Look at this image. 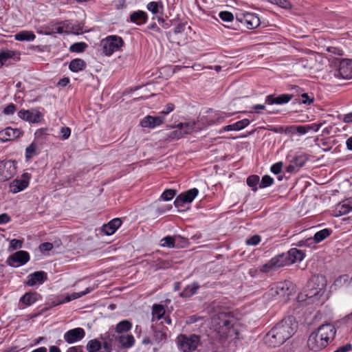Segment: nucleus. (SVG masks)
<instances>
[{
  "label": "nucleus",
  "instance_id": "26",
  "mask_svg": "<svg viewBox=\"0 0 352 352\" xmlns=\"http://www.w3.org/2000/svg\"><path fill=\"white\" fill-rule=\"evenodd\" d=\"M165 309L164 307L160 304H154L152 306V318L151 321L154 322L155 320H159L162 319L165 314Z\"/></svg>",
  "mask_w": 352,
  "mask_h": 352
},
{
  "label": "nucleus",
  "instance_id": "35",
  "mask_svg": "<svg viewBox=\"0 0 352 352\" xmlns=\"http://www.w3.org/2000/svg\"><path fill=\"white\" fill-rule=\"evenodd\" d=\"M132 327V324L128 320H122L118 322L116 327V331L118 333H122L130 330Z\"/></svg>",
  "mask_w": 352,
  "mask_h": 352
},
{
  "label": "nucleus",
  "instance_id": "47",
  "mask_svg": "<svg viewBox=\"0 0 352 352\" xmlns=\"http://www.w3.org/2000/svg\"><path fill=\"white\" fill-rule=\"evenodd\" d=\"M175 190L172 189H167L164 190L161 195V198L164 201H170L175 197Z\"/></svg>",
  "mask_w": 352,
  "mask_h": 352
},
{
  "label": "nucleus",
  "instance_id": "8",
  "mask_svg": "<svg viewBox=\"0 0 352 352\" xmlns=\"http://www.w3.org/2000/svg\"><path fill=\"white\" fill-rule=\"evenodd\" d=\"M17 166L15 161L1 160L0 161V182L8 181L16 174Z\"/></svg>",
  "mask_w": 352,
  "mask_h": 352
},
{
  "label": "nucleus",
  "instance_id": "58",
  "mask_svg": "<svg viewBox=\"0 0 352 352\" xmlns=\"http://www.w3.org/2000/svg\"><path fill=\"white\" fill-rule=\"evenodd\" d=\"M66 25L65 22H62V23H59L58 25H56L54 28V32H56L58 34H63L65 32H68L67 30L65 31L64 30L65 28H68V24L67 25Z\"/></svg>",
  "mask_w": 352,
  "mask_h": 352
},
{
  "label": "nucleus",
  "instance_id": "11",
  "mask_svg": "<svg viewBox=\"0 0 352 352\" xmlns=\"http://www.w3.org/2000/svg\"><path fill=\"white\" fill-rule=\"evenodd\" d=\"M334 76L343 79L352 78V60L344 58L339 61L338 70Z\"/></svg>",
  "mask_w": 352,
  "mask_h": 352
},
{
  "label": "nucleus",
  "instance_id": "9",
  "mask_svg": "<svg viewBox=\"0 0 352 352\" xmlns=\"http://www.w3.org/2000/svg\"><path fill=\"white\" fill-rule=\"evenodd\" d=\"M32 175L29 173H23L20 177L13 179L9 184V191L13 194H16L25 190L30 184Z\"/></svg>",
  "mask_w": 352,
  "mask_h": 352
},
{
  "label": "nucleus",
  "instance_id": "15",
  "mask_svg": "<svg viewBox=\"0 0 352 352\" xmlns=\"http://www.w3.org/2000/svg\"><path fill=\"white\" fill-rule=\"evenodd\" d=\"M85 336V331L81 327H76L66 331L63 339L67 344H74L82 340Z\"/></svg>",
  "mask_w": 352,
  "mask_h": 352
},
{
  "label": "nucleus",
  "instance_id": "46",
  "mask_svg": "<svg viewBox=\"0 0 352 352\" xmlns=\"http://www.w3.org/2000/svg\"><path fill=\"white\" fill-rule=\"evenodd\" d=\"M219 18L225 22H231L234 19L232 13L228 11H221L219 13Z\"/></svg>",
  "mask_w": 352,
  "mask_h": 352
},
{
  "label": "nucleus",
  "instance_id": "37",
  "mask_svg": "<svg viewBox=\"0 0 352 352\" xmlns=\"http://www.w3.org/2000/svg\"><path fill=\"white\" fill-rule=\"evenodd\" d=\"M284 133L292 136L296 133L302 135L301 125H291L285 128Z\"/></svg>",
  "mask_w": 352,
  "mask_h": 352
},
{
  "label": "nucleus",
  "instance_id": "23",
  "mask_svg": "<svg viewBox=\"0 0 352 352\" xmlns=\"http://www.w3.org/2000/svg\"><path fill=\"white\" fill-rule=\"evenodd\" d=\"M122 224V221L119 218H115L111 220L108 223L104 224L102 230L106 235H112L119 228Z\"/></svg>",
  "mask_w": 352,
  "mask_h": 352
},
{
  "label": "nucleus",
  "instance_id": "64",
  "mask_svg": "<svg viewBox=\"0 0 352 352\" xmlns=\"http://www.w3.org/2000/svg\"><path fill=\"white\" fill-rule=\"evenodd\" d=\"M66 352H84L82 349L81 346H71L69 347Z\"/></svg>",
  "mask_w": 352,
  "mask_h": 352
},
{
  "label": "nucleus",
  "instance_id": "53",
  "mask_svg": "<svg viewBox=\"0 0 352 352\" xmlns=\"http://www.w3.org/2000/svg\"><path fill=\"white\" fill-rule=\"evenodd\" d=\"M322 295V289L320 288H316L313 290H310L307 294L306 296L308 298H318V296H320Z\"/></svg>",
  "mask_w": 352,
  "mask_h": 352
},
{
  "label": "nucleus",
  "instance_id": "41",
  "mask_svg": "<svg viewBox=\"0 0 352 352\" xmlns=\"http://www.w3.org/2000/svg\"><path fill=\"white\" fill-rule=\"evenodd\" d=\"M260 178L258 175H251L247 179V184L252 188V190H257V184L259 183Z\"/></svg>",
  "mask_w": 352,
  "mask_h": 352
},
{
  "label": "nucleus",
  "instance_id": "25",
  "mask_svg": "<svg viewBox=\"0 0 352 352\" xmlns=\"http://www.w3.org/2000/svg\"><path fill=\"white\" fill-rule=\"evenodd\" d=\"M250 120L248 119L245 118L241 120L237 121L232 124L225 126L223 127V131H240L248 126L250 124Z\"/></svg>",
  "mask_w": 352,
  "mask_h": 352
},
{
  "label": "nucleus",
  "instance_id": "45",
  "mask_svg": "<svg viewBox=\"0 0 352 352\" xmlns=\"http://www.w3.org/2000/svg\"><path fill=\"white\" fill-rule=\"evenodd\" d=\"M36 146L34 143L30 144L25 149V157L27 159H31L36 154Z\"/></svg>",
  "mask_w": 352,
  "mask_h": 352
},
{
  "label": "nucleus",
  "instance_id": "52",
  "mask_svg": "<svg viewBox=\"0 0 352 352\" xmlns=\"http://www.w3.org/2000/svg\"><path fill=\"white\" fill-rule=\"evenodd\" d=\"M23 241L19 239H12L10 242V248L12 250H16L22 248Z\"/></svg>",
  "mask_w": 352,
  "mask_h": 352
},
{
  "label": "nucleus",
  "instance_id": "27",
  "mask_svg": "<svg viewBox=\"0 0 352 352\" xmlns=\"http://www.w3.org/2000/svg\"><path fill=\"white\" fill-rule=\"evenodd\" d=\"M40 298V295L36 292L25 294L20 299V301L26 306H30L36 302Z\"/></svg>",
  "mask_w": 352,
  "mask_h": 352
},
{
  "label": "nucleus",
  "instance_id": "55",
  "mask_svg": "<svg viewBox=\"0 0 352 352\" xmlns=\"http://www.w3.org/2000/svg\"><path fill=\"white\" fill-rule=\"evenodd\" d=\"M174 109L175 105L172 103H168L166 105L164 109L160 112V114L163 115L165 118V116L173 111Z\"/></svg>",
  "mask_w": 352,
  "mask_h": 352
},
{
  "label": "nucleus",
  "instance_id": "19",
  "mask_svg": "<svg viewBox=\"0 0 352 352\" xmlns=\"http://www.w3.org/2000/svg\"><path fill=\"white\" fill-rule=\"evenodd\" d=\"M352 211V198L338 204L333 210L335 217H340Z\"/></svg>",
  "mask_w": 352,
  "mask_h": 352
},
{
  "label": "nucleus",
  "instance_id": "42",
  "mask_svg": "<svg viewBox=\"0 0 352 352\" xmlns=\"http://www.w3.org/2000/svg\"><path fill=\"white\" fill-rule=\"evenodd\" d=\"M160 6H161V7H162L161 2L151 1L146 5V8L152 14H157L159 13Z\"/></svg>",
  "mask_w": 352,
  "mask_h": 352
},
{
  "label": "nucleus",
  "instance_id": "38",
  "mask_svg": "<svg viewBox=\"0 0 352 352\" xmlns=\"http://www.w3.org/2000/svg\"><path fill=\"white\" fill-rule=\"evenodd\" d=\"M322 124H323L320 122V123H313V124H307V125H301L302 135H305L311 131H314V132L318 131L319 129L322 126Z\"/></svg>",
  "mask_w": 352,
  "mask_h": 352
},
{
  "label": "nucleus",
  "instance_id": "32",
  "mask_svg": "<svg viewBox=\"0 0 352 352\" xmlns=\"http://www.w3.org/2000/svg\"><path fill=\"white\" fill-rule=\"evenodd\" d=\"M167 331L166 327H162L161 329H155L153 332V336L155 341L158 343L165 342L167 339Z\"/></svg>",
  "mask_w": 352,
  "mask_h": 352
},
{
  "label": "nucleus",
  "instance_id": "61",
  "mask_svg": "<svg viewBox=\"0 0 352 352\" xmlns=\"http://www.w3.org/2000/svg\"><path fill=\"white\" fill-rule=\"evenodd\" d=\"M298 168L295 166V164L291 161L289 165H288L286 168V171L289 173H293L298 171Z\"/></svg>",
  "mask_w": 352,
  "mask_h": 352
},
{
  "label": "nucleus",
  "instance_id": "10",
  "mask_svg": "<svg viewBox=\"0 0 352 352\" xmlns=\"http://www.w3.org/2000/svg\"><path fill=\"white\" fill-rule=\"evenodd\" d=\"M236 19L250 30L256 28L261 24L259 17L252 12H239L236 14Z\"/></svg>",
  "mask_w": 352,
  "mask_h": 352
},
{
  "label": "nucleus",
  "instance_id": "7",
  "mask_svg": "<svg viewBox=\"0 0 352 352\" xmlns=\"http://www.w3.org/2000/svg\"><path fill=\"white\" fill-rule=\"evenodd\" d=\"M201 342L200 337L195 334L180 335L177 337V345L183 352H192L197 349Z\"/></svg>",
  "mask_w": 352,
  "mask_h": 352
},
{
  "label": "nucleus",
  "instance_id": "20",
  "mask_svg": "<svg viewBox=\"0 0 352 352\" xmlns=\"http://www.w3.org/2000/svg\"><path fill=\"white\" fill-rule=\"evenodd\" d=\"M47 280V274L43 271H37L28 276L27 284L34 286L43 284Z\"/></svg>",
  "mask_w": 352,
  "mask_h": 352
},
{
  "label": "nucleus",
  "instance_id": "28",
  "mask_svg": "<svg viewBox=\"0 0 352 352\" xmlns=\"http://www.w3.org/2000/svg\"><path fill=\"white\" fill-rule=\"evenodd\" d=\"M36 36L33 32L29 30H23L14 35V38L19 41H32Z\"/></svg>",
  "mask_w": 352,
  "mask_h": 352
},
{
  "label": "nucleus",
  "instance_id": "29",
  "mask_svg": "<svg viewBox=\"0 0 352 352\" xmlns=\"http://www.w3.org/2000/svg\"><path fill=\"white\" fill-rule=\"evenodd\" d=\"M333 232V230L331 228H324L321 230H319L316 232L314 236V241L315 243H318L321 241H324L325 239L329 237L331 233Z\"/></svg>",
  "mask_w": 352,
  "mask_h": 352
},
{
  "label": "nucleus",
  "instance_id": "33",
  "mask_svg": "<svg viewBox=\"0 0 352 352\" xmlns=\"http://www.w3.org/2000/svg\"><path fill=\"white\" fill-rule=\"evenodd\" d=\"M179 238V236H166L161 239L160 245L164 248H175V241Z\"/></svg>",
  "mask_w": 352,
  "mask_h": 352
},
{
  "label": "nucleus",
  "instance_id": "16",
  "mask_svg": "<svg viewBox=\"0 0 352 352\" xmlns=\"http://www.w3.org/2000/svg\"><path fill=\"white\" fill-rule=\"evenodd\" d=\"M193 127L194 124L180 123L170 133L169 138L174 140L180 139L185 134L190 133L193 130Z\"/></svg>",
  "mask_w": 352,
  "mask_h": 352
},
{
  "label": "nucleus",
  "instance_id": "39",
  "mask_svg": "<svg viewBox=\"0 0 352 352\" xmlns=\"http://www.w3.org/2000/svg\"><path fill=\"white\" fill-rule=\"evenodd\" d=\"M86 348L88 352H96L101 349V343L97 339H93L88 342Z\"/></svg>",
  "mask_w": 352,
  "mask_h": 352
},
{
  "label": "nucleus",
  "instance_id": "57",
  "mask_svg": "<svg viewBox=\"0 0 352 352\" xmlns=\"http://www.w3.org/2000/svg\"><path fill=\"white\" fill-rule=\"evenodd\" d=\"M60 134H61L63 140H65L68 139L71 135L70 128H69L67 126L62 127L60 129Z\"/></svg>",
  "mask_w": 352,
  "mask_h": 352
},
{
  "label": "nucleus",
  "instance_id": "56",
  "mask_svg": "<svg viewBox=\"0 0 352 352\" xmlns=\"http://www.w3.org/2000/svg\"><path fill=\"white\" fill-rule=\"evenodd\" d=\"M53 244L50 242H45L39 245V250L41 252H47L53 249Z\"/></svg>",
  "mask_w": 352,
  "mask_h": 352
},
{
  "label": "nucleus",
  "instance_id": "14",
  "mask_svg": "<svg viewBox=\"0 0 352 352\" xmlns=\"http://www.w3.org/2000/svg\"><path fill=\"white\" fill-rule=\"evenodd\" d=\"M18 116L21 119L31 123H38L43 118V114L36 109L20 110L18 112Z\"/></svg>",
  "mask_w": 352,
  "mask_h": 352
},
{
  "label": "nucleus",
  "instance_id": "13",
  "mask_svg": "<svg viewBox=\"0 0 352 352\" xmlns=\"http://www.w3.org/2000/svg\"><path fill=\"white\" fill-rule=\"evenodd\" d=\"M29 260V253L24 250H20L10 256L7 260V263L11 267H17L25 265Z\"/></svg>",
  "mask_w": 352,
  "mask_h": 352
},
{
  "label": "nucleus",
  "instance_id": "59",
  "mask_svg": "<svg viewBox=\"0 0 352 352\" xmlns=\"http://www.w3.org/2000/svg\"><path fill=\"white\" fill-rule=\"evenodd\" d=\"M11 220L10 217L6 214L3 213L0 214V225L6 224Z\"/></svg>",
  "mask_w": 352,
  "mask_h": 352
},
{
  "label": "nucleus",
  "instance_id": "18",
  "mask_svg": "<svg viewBox=\"0 0 352 352\" xmlns=\"http://www.w3.org/2000/svg\"><path fill=\"white\" fill-rule=\"evenodd\" d=\"M23 132L19 129L7 127L0 131V141L6 142L21 137Z\"/></svg>",
  "mask_w": 352,
  "mask_h": 352
},
{
  "label": "nucleus",
  "instance_id": "36",
  "mask_svg": "<svg viewBox=\"0 0 352 352\" xmlns=\"http://www.w3.org/2000/svg\"><path fill=\"white\" fill-rule=\"evenodd\" d=\"M199 287L197 283L189 285L184 289L181 295L184 297H190L197 293Z\"/></svg>",
  "mask_w": 352,
  "mask_h": 352
},
{
  "label": "nucleus",
  "instance_id": "1",
  "mask_svg": "<svg viewBox=\"0 0 352 352\" xmlns=\"http://www.w3.org/2000/svg\"><path fill=\"white\" fill-rule=\"evenodd\" d=\"M215 338L222 347L239 340L240 322L230 312H221L212 318Z\"/></svg>",
  "mask_w": 352,
  "mask_h": 352
},
{
  "label": "nucleus",
  "instance_id": "34",
  "mask_svg": "<svg viewBox=\"0 0 352 352\" xmlns=\"http://www.w3.org/2000/svg\"><path fill=\"white\" fill-rule=\"evenodd\" d=\"M91 292V289L87 287L84 291L80 292H74L71 294H68L65 296V299L63 300V302H68L73 300L79 298L87 294H89Z\"/></svg>",
  "mask_w": 352,
  "mask_h": 352
},
{
  "label": "nucleus",
  "instance_id": "63",
  "mask_svg": "<svg viewBox=\"0 0 352 352\" xmlns=\"http://www.w3.org/2000/svg\"><path fill=\"white\" fill-rule=\"evenodd\" d=\"M351 349V344H346L344 346H342L340 348H338L337 350H336L334 352H347Z\"/></svg>",
  "mask_w": 352,
  "mask_h": 352
},
{
  "label": "nucleus",
  "instance_id": "51",
  "mask_svg": "<svg viewBox=\"0 0 352 352\" xmlns=\"http://www.w3.org/2000/svg\"><path fill=\"white\" fill-rule=\"evenodd\" d=\"M261 236L255 234L247 239L246 243L249 245H256L261 242Z\"/></svg>",
  "mask_w": 352,
  "mask_h": 352
},
{
  "label": "nucleus",
  "instance_id": "62",
  "mask_svg": "<svg viewBox=\"0 0 352 352\" xmlns=\"http://www.w3.org/2000/svg\"><path fill=\"white\" fill-rule=\"evenodd\" d=\"M47 129H40L36 131L34 135L36 138H41L43 136L45 135Z\"/></svg>",
  "mask_w": 352,
  "mask_h": 352
},
{
  "label": "nucleus",
  "instance_id": "44",
  "mask_svg": "<svg viewBox=\"0 0 352 352\" xmlns=\"http://www.w3.org/2000/svg\"><path fill=\"white\" fill-rule=\"evenodd\" d=\"M87 46V44L83 42L76 43L70 46L69 50L72 52L80 53L82 52Z\"/></svg>",
  "mask_w": 352,
  "mask_h": 352
},
{
  "label": "nucleus",
  "instance_id": "22",
  "mask_svg": "<svg viewBox=\"0 0 352 352\" xmlns=\"http://www.w3.org/2000/svg\"><path fill=\"white\" fill-rule=\"evenodd\" d=\"M12 58L17 61L20 59V54L14 50H6L0 52V67L7 63L9 59Z\"/></svg>",
  "mask_w": 352,
  "mask_h": 352
},
{
  "label": "nucleus",
  "instance_id": "5",
  "mask_svg": "<svg viewBox=\"0 0 352 352\" xmlns=\"http://www.w3.org/2000/svg\"><path fill=\"white\" fill-rule=\"evenodd\" d=\"M124 41L118 35H109L102 38L100 42L102 53L106 56H111L115 52L122 51Z\"/></svg>",
  "mask_w": 352,
  "mask_h": 352
},
{
  "label": "nucleus",
  "instance_id": "2",
  "mask_svg": "<svg viewBox=\"0 0 352 352\" xmlns=\"http://www.w3.org/2000/svg\"><path fill=\"white\" fill-rule=\"evenodd\" d=\"M297 329L295 318L287 316L277 323L264 337V342L271 347L278 346L290 338Z\"/></svg>",
  "mask_w": 352,
  "mask_h": 352
},
{
  "label": "nucleus",
  "instance_id": "40",
  "mask_svg": "<svg viewBox=\"0 0 352 352\" xmlns=\"http://www.w3.org/2000/svg\"><path fill=\"white\" fill-rule=\"evenodd\" d=\"M308 158L306 155H300L294 157L292 162L295 164V166L299 170L301 167H302L305 163L307 162Z\"/></svg>",
  "mask_w": 352,
  "mask_h": 352
},
{
  "label": "nucleus",
  "instance_id": "43",
  "mask_svg": "<svg viewBox=\"0 0 352 352\" xmlns=\"http://www.w3.org/2000/svg\"><path fill=\"white\" fill-rule=\"evenodd\" d=\"M273 183L274 179L271 177L270 175H266L262 177L261 181L259 183V187L261 188H267L272 186Z\"/></svg>",
  "mask_w": 352,
  "mask_h": 352
},
{
  "label": "nucleus",
  "instance_id": "12",
  "mask_svg": "<svg viewBox=\"0 0 352 352\" xmlns=\"http://www.w3.org/2000/svg\"><path fill=\"white\" fill-rule=\"evenodd\" d=\"M199 190L196 188H191L178 195L175 199L176 208H182L186 204H190L197 196Z\"/></svg>",
  "mask_w": 352,
  "mask_h": 352
},
{
  "label": "nucleus",
  "instance_id": "21",
  "mask_svg": "<svg viewBox=\"0 0 352 352\" xmlns=\"http://www.w3.org/2000/svg\"><path fill=\"white\" fill-rule=\"evenodd\" d=\"M292 99V95L291 94H282L277 97H274L273 95H268L265 98V103L272 104H283L289 102Z\"/></svg>",
  "mask_w": 352,
  "mask_h": 352
},
{
  "label": "nucleus",
  "instance_id": "48",
  "mask_svg": "<svg viewBox=\"0 0 352 352\" xmlns=\"http://www.w3.org/2000/svg\"><path fill=\"white\" fill-rule=\"evenodd\" d=\"M314 97L309 96L308 94H302L299 99V103L310 104L314 102Z\"/></svg>",
  "mask_w": 352,
  "mask_h": 352
},
{
  "label": "nucleus",
  "instance_id": "50",
  "mask_svg": "<svg viewBox=\"0 0 352 352\" xmlns=\"http://www.w3.org/2000/svg\"><path fill=\"white\" fill-rule=\"evenodd\" d=\"M283 166V162H276V163L274 164L271 166L270 170L274 174L277 175V174H279L281 172Z\"/></svg>",
  "mask_w": 352,
  "mask_h": 352
},
{
  "label": "nucleus",
  "instance_id": "49",
  "mask_svg": "<svg viewBox=\"0 0 352 352\" xmlns=\"http://www.w3.org/2000/svg\"><path fill=\"white\" fill-rule=\"evenodd\" d=\"M272 3L276 4L283 8H289L291 4L287 0H269Z\"/></svg>",
  "mask_w": 352,
  "mask_h": 352
},
{
  "label": "nucleus",
  "instance_id": "54",
  "mask_svg": "<svg viewBox=\"0 0 352 352\" xmlns=\"http://www.w3.org/2000/svg\"><path fill=\"white\" fill-rule=\"evenodd\" d=\"M15 111H16V106L14 104L11 103L4 108L3 113L5 115L10 116V115H13L14 113L15 112Z\"/></svg>",
  "mask_w": 352,
  "mask_h": 352
},
{
  "label": "nucleus",
  "instance_id": "30",
  "mask_svg": "<svg viewBox=\"0 0 352 352\" xmlns=\"http://www.w3.org/2000/svg\"><path fill=\"white\" fill-rule=\"evenodd\" d=\"M86 67L85 62L80 58L72 60L69 65V69L73 72H78Z\"/></svg>",
  "mask_w": 352,
  "mask_h": 352
},
{
  "label": "nucleus",
  "instance_id": "3",
  "mask_svg": "<svg viewBox=\"0 0 352 352\" xmlns=\"http://www.w3.org/2000/svg\"><path fill=\"white\" fill-rule=\"evenodd\" d=\"M305 257V252L297 248H292L288 251L287 254H278L272 258L267 263L260 267V272L268 273L276 271L280 267L296 262L302 261Z\"/></svg>",
  "mask_w": 352,
  "mask_h": 352
},
{
  "label": "nucleus",
  "instance_id": "60",
  "mask_svg": "<svg viewBox=\"0 0 352 352\" xmlns=\"http://www.w3.org/2000/svg\"><path fill=\"white\" fill-rule=\"evenodd\" d=\"M70 32L74 34H79L82 32V28L80 25H74L71 28Z\"/></svg>",
  "mask_w": 352,
  "mask_h": 352
},
{
  "label": "nucleus",
  "instance_id": "6",
  "mask_svg": "<svg viewBox=\"0 0 352 352\" xmlns=\"http://www.w3.org/2000/svg\"><path fill=\"white\" fill-rule=\"evenodd\" d=\"M292 286V283L288 280L273 284L264 296L268 300L285 299L291 295Z\"/></svg>",
  "mask_w": 352,
  "mask_h": 352
},
{
  "label": "nucleus",
  "instance_id": "4",
  "mask_svg": "<svg viewBox=\"0 0 352 352\" xmlns=\"http://www.w3.org/2000/svg\"><path fill=\"white\" fill-rule=\"evenodd\" d=\"M336 333V330L333 324H322L311 333L307 340V346L311 351H321L327 346L329 340L333 339Z\"/></svg>",
  "mask_w": 352,
  "mask_h": 352
},
{
  "label": "nucleus",
  "instance_id": "31",
  "mask_svg": "<svg viewBox=\"0 0 352 352\" xmlns=\"http://www.w3.org/2000/svg\"><path fill=\"white\" fill-rule=\"evenodd\" d=\"M120 343L125 348L131 347L135 342V338L131 334H123L119 337Z\"/></svg>",
  "mask_w": 352,
  "mask_h": 352
},
{
  "label": "nucleus",
  "instance_id": "17",
  "mask_svg": "<svg viewBox=\"0 0 352 352\" xmlns=\"http://www.w3.org/2000/svg\"><path fill=\"white\" fill-rule=\"evenodd\" d=\"M164 120V116L160 113L157 116H146L141 120L140 125L144 128L154 129L160 126Z\"/></svg>",
  "mask_w": 352,
  "mask_h": 352
},
{
  "label": "nucleus",
  "instance_id": "24",
  "mask_svg": "<svg viewBox=\"0 0 352 352\" xmlns=\"http://www.w3.org/2000/svg\"><path fill=\"white\" fill-rule=\"evenodd\" d=\"M147 20V13L142 10L135 11L130 15V21L138 25H141L146 23Z\"/></svg>",
  "mask_w": 352,
  "mask_h": 352
}]
</instances>
